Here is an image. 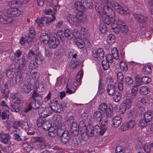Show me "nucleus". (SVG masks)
Wrapping results in <instances>:
<instances>
[{
    "mask_svg": "<svg viewBox=\"0 0 153 153\" xmlns=\"http://www.w3.org/2000/svg\"><path fill=\"white\" fill-rule=\"evenodd\" d=\"M80 128H84V130L86 129L85 133H81L82 137L86 136L87 138L93 137L95 133L100 135H102L105 131V128L103 126L101 128L98 125H96L93 127L92 126H89L86 128L85 123L83 121H81L79 123Z\"/></svg>",
    "mask_w": 153,
    "mask_h": 153,
    "instance_id": "nucleus-1",
    "label": "nucleus"
},
{
    "mask_svg": "<svg viewBox=\"0 0 153 153\" xmlns=\"http://www.w3.org/2000/svg\"><path fill=\"white\" fill-rule=\"evenodd\" d=\"M100 4V3H98L95 4L96 9L100 16H108L111 17H115V12L114 10L107 5H104L102 9Z\"/></svg>",
    "mask_w": 153,
    "mask_h": 153,
    "instance_id": "nucleus-2",
    "label": "nucleus"
},
{
    "mask_svg": "<svg viewBox=\"0 0 153 153\" xmlns=\"http://www.w3.org/2000/svg\"><path fill=\"white\" fill-rule=\"evenodd\" d=\"M52 18L48 16L38 18L35 21L36 23L41 27L45 24H48L53 22L56 19L54 14H52Z\"/></svg>",
    "mask_w": 153,
    "mask_h": 153,
    "instance_id": "nucleus-3",
    "label": "nucleus"
},
{
    "mask_svg": "<svg viewBox=\"0 0 153 153\" xmlns=\"http://www.w3.org/2000/svg\"><path fill=\"white\" fill-rule=\"evenodd\" d=\"M111 4L112 6L116 11L121 14H126L129 13V11L126 7H122L118 3L114 1H112Z\"/></svg>",
    "mask_w": 153,
    "mask_h": 153,
    "instance_id": "nucleus-4",
    "label": "nucleus"
},
{
    "mask_svg": "<svg viewBox=\"0 0 153 153\" xmlns=\"http://www.w3.org/2000/svg\"><path fill=\"white\" fill-rule=\"evenodd\" d=\"M118 24L122 33L124 35L127 34L129 30L127 25L124 21L120 19H118Z\"/></svg>",
    "mask_w": 153,
    "mask_h": 153,
    "instance_id": "nucleus-5",
    "label": "nucleus"
},
{
    "mask_svg": "<svg viewBox=\"0 0 153 153\" xmlns=\"http://www.w3.org/2000/svg\"><path fill=\"white\" fill-rule=\"evenodd\" d=\"M92 55L98 60H101L104 57V51L102 48H99L95 51L94 52H93Z\"/></svg>",
    "mask_w": 153,
    "mask_h": 153,
    "instance_id": "nucleus-6",
    "label": "nucleus"
},
{
    "mask_svg": "<svg viewBox=\"0 0 153 153\" xmlns=\"http://www.w3.org/2000/svg\"><path fill=\"white\" fill-rule=\"evenodd\" d=\"M13 21L12 17L10 16L4 14L0 15V23L3 24H10Z\"/></svg>",
    "mask_w": 153,
    "mask_h": 153,
    "instance_id": "nucleus-7",
    "label": "nucleus"
},
{
    "mask_svg": "<svg viewBox=\"0 0 153 153\" xmlns=\"http://www.w3.org/2000/svg\"><path fill=\"white\" fill-rule=\"evenodd\" d=\"M59 44V39L55 36H53L50 39L48 42L49 47L55 49L57 47Z\"/></svg>",
    "mask_w": 153,
    "mask_h": 153,
    "instance_id": "nucleus-8",
    "label": "nucleus"
},
{
    "mask_svg": "<svg viewBox=\"0 0 153 153\" xmlns=\"http://www.w3.org/2000/svg\"><path fill=\"white\" fill-rule=\"evenodd\" d=\"M51 109L55 112L59 113L63 111V109L61 106L59 101H55L53 103V105L51 106Z\"/></svg>",
    "mask_w": 153,
    "mask_h": 153,
    "instance_id": "nucleus-9",
    "label": "nucleus"
},
{
    "mask_svg": "<svg viewBox=\"0 0 153 153\" xmlns=\"http://www.w3.org/2000/svg\"><path fill=\"white\" fill-rule=\"evenodd\" d=\"M70 135L69 132L67 131H64L60 137V140L62 143L65 144L70 142Z\"/></svg>",
    "mask_w": 153,
    "mask_h": 153,
    "instance_id": "nucleus-10",
    "label": "nucleus"
},
{
    "mask_svg": "<svg viewBox=\"0 0 153 153\" xmlns=\"http://www.w3.org/2000/svg\"><path fill=\"white\" fill-rule=\"evenodd\" d=\"M21 121L14 123L12 126V131L13 135L21 134V130L18 128V126H20Z\"/></svg>",
    "mask_w": 153,
    "mask_h": 153,
    "instance_id": "nucleus-11",
    "label": "nucleus"
},
{
    "mask_svg": "<svg viewBox=\"0 0 153 153\" xmlns=\"http://www.w3.org/2000/svg\"><path fill=\"white\" fill-rule=\"evenodd\" d=\"M83 140L79 139H74L69 142V145L75 148H78L82 145Z\"/></svg>",
    "mask_w": 153,
    "mask_h": 153,
    "instance_id": "nucleus-12",
    "label": "nucleus"
},
{
    "mask_svg": "<svg viewBox=\"0 0 153 153\" xmlns=\"http://www.w3.org/2000/svg\"><path fill=\"white\" fill-rule=\"evenodd\" d=\"M0 141L5 144H8L11 138V136L8 133H0Z\"/></svg>",
    "mask_w": 153,
    "mask_h": 153,
    "instance_id": "nucleus-13",
    "label": "nucleus"
},
{
    "mask_svg": "<svg viewBox=\"0 0 153 153\" xmlns=\"http://www.w3.org/2000/svg\"><path fill=\"white\" fill-rule=\"evenodd\" d=\"M7 12V13L13 15L14 16H18L21 13V11L17 7L8 9Z\"/></svg>",
    "mask_w": 153,
    "mask_h": 153,
    "instance_id": "nucleus-14",
    "label": "nucleus"
},
{
    "mask_svg": "<svg viewBox=\"0 0 153 153\" xmlns=\"http://www.w3.org/2000/svg\"><path fill=\"white\" fill-rule=\"evenodd\" d=\"M135 105L134 110L137 113L141 114L144 113L145 111V108L144 107L140 105L137 102H135Z\"/></svg>",
    "mask_w": 153,
    "mask_h": 153,
    "instance_id": "nucleus-15",
    "label": "nucleus"
},
{
    "mask_svg": "<svg viewBox=\"0 0 153 153\" xmlns=\"http://www.w3.org/2000/svg\"><path fill=\"white\" fill-rule=\"evenodd\" d=\"M134 16L137 21L141 23H146L147 20V17L143 15L134 14Z\"/></svg>",
    "mask_w": 153,
    "mask_h": 153,
    "instance_id": "nucleus-16",
    "label": "nucleus"
},
{
    "mask_svg": "<svg viewBox=\"0 0 153 153\" xmlns=\"http://www.w3.org/2000/svg\"><path fill=\"white\" fill-rule=\"evenodd\" d=\"M74 7L76 10L81 12L85 11V7L82 2L79 1H77L74 4Z\"/></svg>",
    "mask_w": 153,
    "mask_h": 153,
    "instance_id": "nucleus-17",
    "label": "nucleus"
},
{
    "mask_svg": "<svg viewBox=\"0 0 153 153\" xmlns=\"http://www.w3.org/2000/svg\"><path fill=\"white\" fill-rule=\"evenodd\" d=\"M101 112L99 111H96L94 112L93 119L94 121L100 122L102 119V115Z\"/></svg>",
    "mask_w": 153,
    "mask_h": 153,
    "instance_id": "nucleus-18",
    "label": "nucleus"
},
{
    "mask_svg": "<svg viewBox=\"0 0 153 153\" xmlns=\"http://www.w3.org/2000/svg\"><path fill=\"white\" fill-rule=\"evenodd\" d=\"M32 87L29 84H24L21 88V91L24 93L28 94L32 90Z\"/></svg>",
    "mask_w": 153,
    "mask_h": 153,
    "instance_id": "nucleus-19",
    "label": "nucleus"
},
{
    "mask_svg": "<svg viewBox=\"0 0 153 153\" xmlns=\"http://www.w3.org/2000/svg\"><path fill=\"white\" fill-rule=\"evenodd\" d=\"M112 19V22L111 23L112 29L114 33L116 34H118L120 31L119 28L117 27V26H118V21H117L115 19Z\"/></svg>",
    "mask_w": 153,
    "mask_h": 153,
    "instance_id": "nucleus-20",
    "label": "nucleus"
},
{
    "mask_svg": "<svg viewBox=\"0 0 153 153\" xmlns=\"http://www.w3.org/2000/svg\"><path fill=\"white\" fill-rule=\"evenodd\" d=\"M121 121V118L120 117L116 116L113 118L112 122L114 127L117 128L120 125Z\"/></svg>",
    "mask_w": 153,
    "mask_h": 153,
    "instance_id": "nucleus-21",
    "label": "nucleus"
},
{
    "mask_svg": "<svg viewBox=\"0 0 153 153\" xmlns=\"http://www.w3.org/2000/svg\"><path fill=\"white\" fill-rule=\"evenodd\" d=\"M40 39V41L44 44L48 43L50 39L49 36L46 33L42 34Z\"/></svg>",
    "mask_w": 153,
    "mask_h": 153,
    "instance_id": "nucleus-22",
    "label": "nucleus"
},
{
    "mask_svg": "<svg viewBox=\"0 0 153 153\" xmlns=\"http://www.w3.org/2000/svg\"><path fill=\"white\" fill-rule=\"evenodd\" d=\"M115 86L114 85L110 84L108 85L107 91L109 96H113L115 93Z\"/></svg>",
    "mask_w": 153,
    "mask_h": 153,
    "instance_id": "nucleus-23",
    "label": "nucleus"
},
{
    "mask_svg": "<svg viewBox=\"0 0 153 153\" xmlns=\"http://www.w3.org/2000/svg\"><path fill=\"white\" fill-rule=\"evenodd\" d=\"M1 92L3 94L2 96L5 98L8 97L9 94V90L8 88V86L7 84L4 85L1 89Z\"/></svg>",
    "mask_w": 153,
    "mask_h": 153,
    "instance_id": "nucleus-24",
    "label": "nucleus"
},
{
    "mask_svg": "<svg viewBox=\"0 0 153 153\" xmlns=\"http://www.w3.org/2000/svg\"><path fill=\"white\" fill-rule=\"evenodd\" d=\"M67 19L68 21L72 24H75L77 23V16L72 14H68L67 16Z\"/></svg>",
    "mask_w": 153,
    "mask_h": 153,
    "instance_id": "nucleus-25",
    "label": "nucleus"
},
{
    "mask_svg": "<svg viewBox=\"0 0 153 153\" xmlns=\"http://www.w3.org/2000/svg\"><path fill=\"white\" fill-rule=\"evenodd\" d=\"M77 23L86 24L87 22V17L85 15L77 16Z\"/></svg>",
    "mask_w": 153,
    "mask_h": 153,
    "instance_id": "nucleus-26",
    "label": "nucleus"
},
{
    "mask_svg": "<svg viewBox=\"0 0 153 153\" xmlns=\"http://www.w3.org/2000/svg\"><path fill=\"white\" fill-rule=\"evenodd\" d=\"M27 63L25 60V56L23 55L21 58L20 59V65H19L20 69L22 70H26V64Z\"/></svg>",
    "mask_w": 153,
    "mask_h": 153,
    "instance_id": "nucleus-27",
    "label": "nucleus"
},
{
    "mask_svg": "<svg viewBox=\"0 0 153 153\" xmlns=\"http://www.w3.org/2000/svg\"><path fill=\"white\" fill-rule=\"evenodd\" d=\"M153 117L152 112L150 110H148L144 113L143 118L148 122H149L152 120Z\"/></svg>",
    "mask_w": 153,
    "mask_h": 153,
    "instance_id": "nucleus-28",
    "label": "nucleus"
},
{
    "mask_svg": "<svg viewBox=\"0 0 153 153\" xmlns=\"http://www.w3.org/2000/svg\"><path fill=\"white\" fill-rule=\"evenodd\" d=\"M150 91V88L146 86H143L139 88V92L140 94L146 95Z\"/></svg>",
    "mask_w": 153,
    "mask_h": 153,
    "instance_id": "nucleus-29",
    "label": "nucleus"
},
{
    "mask_svg": "<svg viewBox=\"0 0 153 153\" xmlns=\"http://www.w3.org/2000/svg\"><path fill=\"white\" fill-rule=\"evenodd\" d=\"M81 33L83 37V40L87 42L89 37V35L88 33V30L85 28H82Z\"/></svg>",
    "mask_w": 153,
    "mask_h": 153,
    "instance_id": "nucleus-30",
    "label": "nucleus"
},
{
    "mask_svg": "<svg viewBox=\"0 0 153 153\" xmlns=\"http://www.w3.org/2000/svg\"><path fill=\"white\" fill-rule=\"evenodd\" d=\"M23 73L20 72H18L16 76V83L18 85H19L22 82L23 77Z\"/></svg>",
    "mask_w": 153,
    "mask_h": 153,
    "instance_id": "nucleus-31",
    "label": "nucleus"
},
{
    "mask_svg": "<svg viewBox=\"0 0 153 153\" xmlns=\"http://www.w3.org/2000/svg\"><path fill=\"white\" fill-rule=\"evenodd\" d=\"M101 18H102V20L104 23L107 25H109L111 24L112 22V19H115L113 17H111V19L110 18L109 16H100Z\"/></svg>",
    "mask_w": 153,
    "mask_h": 153,
    "instance_id": "nucleus-32",
    "label": "nucleus"
},
{
    "mask_svg": "<svg viewBox=\"0 0 153 153\" xmlns=\"http://www.w3.org/2000/svg\"><path fill=\"white\" fill-rule=\"evenodd\" d=\"M54 122L57 127L60 126L62 125V118L61 116L59 114H57L54 117Z\"/></svg>",
    "mask_w": 153,
    "mask_h": 153,
    "instance_id": "nucleus-33",
    "label": "nucleus"
},
{
    "mask_svg": "<svg viewBox=\"0 0 153 153\" xmlns=\"http://www.w3.org/2000/svg\"><path fill=\"white\" fill-rule=\"evenodd\" d=\"M74 43L79 48H82L85 46V42L82 40L81 38L75 39L74 41Z\"/></svg>",
    "mask_w": 153,
    "mask_h": 153,
    "instance_id": "nucleus-34",
    "label": "nucleus"
},
{
    "mask_svg": "<svg viewBox=\"0 0 153 153\" xmlns=\"http://www.w3.org/2000/svg\"><path fill=\"white\" fill-rule=\"evenodd\" d=\"M108 107L107 104L105 102L101 103L99 106L98 110L102 113L103 114L105 113V111L108 108Z\"/></svg>",
    "mask_w": 153,
    "mask_h": 153,
    "instance_id": "nucleus-35",
    "label": "nucleus"
},
{
    "mask_svg": "<svg viewBox=\"0 0 153 153\" xmlns=\"http://www.w3.org/2000/svg\"><path fill=\"white\" fill-rule=\"evenodd\" d=\"M58 134V131L56 129L53 127H51L49 129L48 134L51 137H54L56 136Z\"/></svg>",
    "mask_w": 153,
    "mask_h": 153,
    "instance_id": "nucleus-36",
    "label": "nucleus"
},
{
    "mask_svg": "<svg viewBox=\"0 0 153 153\" xmlns=\"http://www.w3.org/2000/svg\"><path fill=\"white\" fill-rule=\"evenodd\" d=\"M12 99L14 103L19 104L22 102V99L19 97L17 94H15L13 95Z\"/></svg>",
    "mask_w": 153,
    "mask_h": 153,
    "instance_id": "nucleus-37",
    "label": "nucleus"
},
{
    "mask_svg": "<svg viewBox=\"0 0 153 153\" xmlns=\"http://www.w3.org/2000/svg\"><path fill=\"white\" fill-rule=\"evenodd\" d=\"M107 41L109 44H113L115 41V36L112 34H109L107 37Z\"/></svg>",
    "mask_w": 153,
    "mask_h": 153,
    "instance_id": "nucleus-38",
    "label": "nucleus"
},
{
    "mask_svg": "<svg viewBox=\"0 0 153 153\" xmlns=\"http://www.w3.org/2000/svg\"><path fill=\"white\" fill-rule=\"evenodd\" d=\"M73 117H71V120H70V122L71 123H72V124L71 126V128L72 130L73 131H74L78 130L79 129V127H80L79 125L78 126V124L75 122H73V120H72ZM81 128H79V129H81Z\"/></svg>",
    "mask_w": 153,
    "mask_h": 153,
    "instance_id": "nucleus-39",
    "label": "nucleus"
},
{
    "mask_svg": "<svg viewBox=\"0 0 153 153\" xmlns=\"http://www.w3.org/2000/svg\"><path fill=\"white\" fill-rule=\"evenodd\" d=\"M15 74V69L13 68L7 70L6 72V74L7 77L9 78H13Z\"/></svg>",
    "mask_w": 153,
    "mask_h": 153,
    "instance_id": "nucleus-40",
    "label": "nucleus"
},
{
    "mask_svg": "<svg viewBox=\"0 0 153 153\" xmlns=\"http://www.w3.org/2000/svg\"><path fill=\"white\" fill-rule=\"evenodd\" d=\"M20 4L19 3V0H13L9 2L8 5L10 8H16Z\"/></svg>",
    "mask_w": 153,
    "mask_h": 153,
    "instance_id": "nucleus-41",
    "label": "nucleus"
},
{
    "mask_svg": "<svg viewBox=\"0 0 153 153\" xmlns=\"http://www.w3.org/2000/svg\"><path fill=\"white\" fill-rule=\"evenodd\" d=\"M34 59L37 65L41 64L43 62V57L40 54L36 55Z\"/></svg>",
    "mask_w": 153,
    "mask_h": 153,
    "instance_id": "nucleus-42",
    "label": "nucleus"
},
{
    "mask_svg": "<svg viewBox=\"0 0 153 153\" xmlns=\"http://www.w3.org/2000/svg\"><path fill=\"white\" fill-rule=\"evenodd\" d=\"M152 71L151 67L149 65L144 66L142 70L143 73L146 75H147L151 73Z\"/></svg>",
    "mask_w": 153,
    "mask_h": 153,
    "instance_id": "nucleus-43",
    "label": "nucleus"
},
{
    "mask_svg": "<svg viewBox=\"0 0 153 153\" xmlns=\"http://www.w3.org/2000/svg\"><path fill=\"white\" fill-rule=\"evenodd\" d=\"M111 55L116 60L119 59L118 52L117 49L116 48H113L111 50Z\"/></svg>",
    "mask_w": 153,
    "mask_h": 153,
    "instance_id": "nucleus-44",
    "label": "nucleus"
},
{
    "mask_svg": "<svg viewBox=\"0 0 153 153\" xmlns=\"http://www.w3.org/2000/svg\"><path fill=\"white\" fill-rule=\"evenodd\" d=\"M10 106V108L12 111L18 112L20 110V107L16 105L15 103H11Z\"/></svg>",
    "mask_w": 153,
    "mask_h": 153,
    "instance_id": "nucleus-45",
    "label": "nucleus"
},
{
    "mask_svg": "<svg viewBox=\"0 0 153 153\" xmlns=\"http://www.w3.org/2000/svg\"><path fill=\"white\" fill-rule=\"evenodd\" d=\"M125 85L129 87L131 86L133 84V81L130 76H127L125 78Z\"/></svg>",
    "mask_w": 153,
    "mask_h": 153,
    "instance_id": "nucleus-46",
    "label": "nucleus"
},
{
    "mask_svg": "<svg viewBox=\"0 0 153 153\" xmlns=\"http://www.w3.org/2000/svg\"><path fill=\"white\" fill-rule=\"evenodd\" d=\"M120 68L123 71L126 72L128 70V66L127 63L124 61H121L120 63Z\"/></svg>",
    "mask_w": 153,
    "mask_h": 153,
    "instance_id": "nucleus-47",
    "label": "nucleus"
},
{
    "mask_svg": "<svg viewBox=\"0 0 153 153\" xmlns=\"http://www.w3.org/2000/svg\"><path fill=\"white\" fill-rule=\"evenodd\" d=\"M109 63V62L105 59L102 61V65L104 70H107L109 68L110 65Z\"/></svg>",
    "mask_w": 153,
    "mask_h": 153,
    "instance_id": "nucleus-48",
    "label": "nucleus"
},
{
    "mask_svg": "<svg viewBox=\"0 0 153 153\" xmlns=\"http://www.w3.org/2000/svg\"><path fill=\"white\" fill-rule=\"evenodd\" d=\"M44 140L43 138L42 137H36L33 138L32 140L33 143H36L37 145L41 142H42Z\"/></svg>",
    "mask_w": 153,
    "mask_h": 153,
    "instance_id": "nucleus-49",
    "label": "nucleus"
},
{
    "mask_svg": "<svg viewBox=\"0 0 153 153\" xmlns=\"http://www.w3.org/2000/svg\"><path fill=\"white\" fill-rule=\"evenodd\" d=\"M83 76V72L81 71H79L77 73L76 77V80L78 82H80Z\"/></svg>",
    "mask_w": 153,
    "mask_h": 153,
    "instance_id": "nucleus-50",
    "label": "nucleus"
},
{
    "mask_svg": "<svg viewBox=\"0 0 153 153\" xmlns=\"http://www.w3.org/2000/svg\"><path fill=\"white\" fill-rule=\"evenodd\" d=\"M149 122L143 118V119H141L139 121V126L141 127H145L148 125Z\"/></svg>",
    "mask_w": 153,
    "mask_h": 153,
    "instance_id": "nucleus-51",
    "label": "nucleus"
},
{
    "mask_svg": "<svg viewBox=\"0 0 153 153\" xmlns=\"http://www.w3.org/2000/svg\"><path fill=\"white\" fill-rule=\"evenodd\" d=\"M47 143L44 142V140L42 142H41L38 144H37L36 147L39 149V150L42 149H44L46 148L47 146Z\"/></svg>",
    "mask_w": 153,
    "mask_h": 153,
    "instance_id": "nucleus-52",
    "label": "nucleus"
},
{
    "mask_svg": "<svg viewBox=\"0 0 153 153\" xmlns=\"http://www.w3.org/2000/svg\"><path fill=\"white\" fill-rule=\"evenodd\" d=\"M64 35L69 39L72 38L73 37L72 33L68 29H66L65 30Z\"/></svg>",
    "mask_w": 153,
    "mask_h": 153,
    "instance_id": "nucleus-53",
    "label": "nucleus"
},
{
    "mask_svg": "<svg viewBox=\"0 0 153 153\" xmlns=\"http://www.w3.org/2000/svg\"><path fill=\"white\" fill-rule=\"evenodd\" d=\"M44 119V118L41 117H39L37 119L36 124L38 127H40L43 126V124L45 122Z\"/></svg>",
    "mask_w": 153,
    "mask_h": 153,
    "instance_id": "nucleus-54",
    "label": "nucleus"
},
{
    "mask_svg": "<svg viewBox=\"0 0 153 153\" xmlns=\"http://www.w3.org/2000/svg\"><path fill=\"white\" fill-rule=\"evenodd\" d=\"M117 76V82H120L123 81L124 77L122 73L121 72H119L116 74Z\"/></svg>",
    "mask_w": 153,
    "mask_h": 153,
    "instance_id": "nucleus-55",
    "label": "nucleus"
},
{
    "mask_svg": "<svg viewBox=\"0 0 153 153\" xmlns=\"http://www.w3.org/2000/svg\"><path fill=\"white\" fill-rule=\"evenodd\" d=\"M64 33L62 31H60L56 33V36L57 38H58L59 39H60L62 41L64 39Z\"/></svg>",
    "mask_w": 153,
    "mask_h": 153,
    "instance_id": "nucleus-56",
    "label": "nucleus"
},
{
    "mask_svg": "<svg viewBox=\"0 0 153 153\" xmlns=\"http://www.w3.org/2000/svg\"><path fill=\"white\" fill-rule=\"evenodd\" d=\"M35 36H32L29 35L28 34V36H27L25 37L26 40L27 41V42L28 44L30 46L32 44V42L33 39L34 38Z\"/></svg>",
    "mask_w": 153,
    "mask_h": 153,
    "instance_id": "nucleus-57",
    "label": "nucleus"
},
{
    "mask_svg": "<svg viewBox=\"0 0 153 153\" xmlns=\"http://www.w3.org/2000/svg\"><path fill=\"white\" fill-rule=\"evenodd\" d=\"M112 108L109 107L105 111L106 115L107 117L110 118L113 116Z\"/></svg>",
    "mask_w": 153,
    "mask_h": 153,
    "instance_id": "nucleus-58",
    "label": "nucleus"
},
{
    "mask_svg": "<svg viewBox=\"0 0 153 153\" xmlns=\"http://www.w3.org/2000/svg\"><path fill=\"white\" fill-rule=\"evenodd\" d=\"M151 99L148 97H143L140 100L141 102L143 104H149Z\"/></svg>",
    "mask_w": 153,
    "mask_h": 153,
    "instance_id": "nucleus-59",
    "label": "nucleus"
},
{
    "mask_svg": "<svg viewBox=\"0 0 153 153\" xmlns=\"http://www.w3.org/2000/svg\"><path fill=\"white\" fill-rule=\"evenodd\" d=\"M135 81L136 84H137L138 86L140 85L142 83H143L142 82L141 78H140V76L138 75H137L135 77Z\"/></svg>",
    "mask_w": 153,
    "mask_h": 153,
    "instance_id": "nucleus-60",
    "label": "nucleus"
},
{
    "mask_svg": "<svg viewBox=\"0 0 153 153\" xmlns=\"http://www.w3.org/2000/svg\"><path fill=\"white\" fill-rule=\"evenodd\" d=\"M85 5L84 6L85 9L91 8L92 7V3L91 0H85Z\"/></svg>",
    "mask_w": 153,
    "mask_h": 153,
    "instance_id": "nucleus-61",
    "label": "nucleus"
},
{
    "mask_svg": "<svg viewBox=\"0 0 153 153\" xmlns=\"http://www.w3.org/2000/svg\"><path fill=\"white\" fill-rule=\"evenodd\" d=\"M105 91V86L99 82L98 92L100 94H102Z\"/></svg>",
    "mask_w": 153,
    "mask_h": 153,
    "instance_id": "nucleus-62",
    "label": "nucleus"
},
{
    "mask_svg": "<svg viewBox=\"0 0 153 153\" xmlns=\"http://www.w3.org/2000/svg\"><path fill=\"white\" fill-rule=\"evenodd\" d=\"M51 124L50 122L49 121H45L44 124H43V128L45 129H48L51 128Z\"/></svg>",
    "mask_w": 153,
    "mask_h": 153,
    "instance_id": "nucleus-63",
    "label": "nucleus"
},
{
    "mask_svg": "<svg viewBox=\"0 0 153 153\" xmlns=\"http://www.w3.org/2000/svg\"><path fill=\"white\" fill-rule=\"evenodd\" d=\"M137 90V89H135L134 88H132L131 91V97H130V99L131 100H132L134 99L136 96Z\"/></svg>",
    "mask_w": 153,
    "mask_h": 153,
    "instance_id": "nucleus-64",
    "label": "nucleus"
}]
</instances>
